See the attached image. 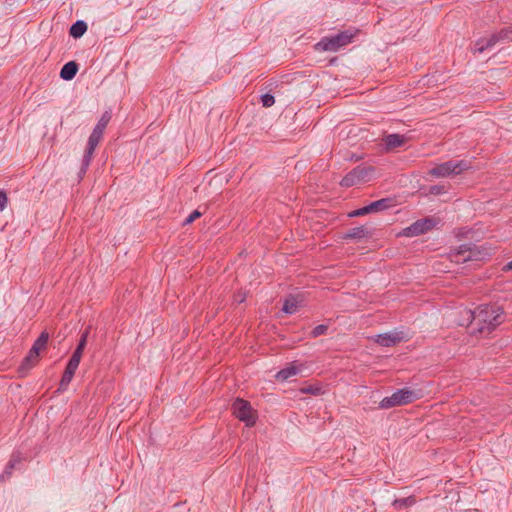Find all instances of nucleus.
Listing matches in <instances>:
<instances>
[{
  "instance_id": "nucleus-1",
  "label": "nucleus",
  "mask_w": 512,
  "mask_h": 512,
  "mask_svg": "<svg viewBox=\"0 0 512 512\" xmlns=\"http://www.w3.org/2000/svg\"><path fill=\"white\" fill-rule=\"evenodd\" d=\"M470 318L469 327L472 333L489 334L504 321V310L501 306L484 304L467 312Z\"/></svg>"
},
{
  "instance_id": "nucleus-2",
  "label": "nucleus",
  "mask_w": 512,
  "mask_h": 512,
  "mask_svg": "<svg viewBox=\"0 0 512 512\" xmlns=\"http://www.w3.org/2000/svg\"><path fill=\"white\" fill-rule=\"evenodd\" d=\"M486 249L473 243L460 245L450 254L451 260L455 263H465L468 261H482L488 256Z\"/></svg>"
},
{
  "instance_id": "nucleus-3",
  "label": "nucleus",
  "mask_w": 512,
  "mask_h": 512,
  "mask_svg": "<svg viewBox=\"0 0 512 512\" xmlns=\"http://www.w3.org/2000/svg\"><path fill=\"white\" fill-rule=\"evenodd\" d=\"M357 31L344 30L335 35L323 37L317 44L316 49L319 51L336 52L342 47L352 42Z\"/></svg>"
},
{
  "instance_id": "nucleus-4",
  "label": "nucleus",
  "mask_w": 512,
  "mask_h": 512,
  "mask_svg": "<svg viewBox=\"0 0 512 512\" xmlns=\"http://www.w3.org/2000/svg\"><path fill=\"white\" fill-rule=\"evenodd\" d=\"M468 168L469 164L464 160H449L435 165L429 170V175L436 178L449 177L452 175H458Z\"/></svg>"
},
{
  "instance_id": "nucleus-5",
  "label": "nucleus",
  "mask_w": 512,
  "mask_h": 512,
  "mask_svg": "<svg viewBox=\"0 0 512 512\" xmlns=\"http://www.w3.org/2000/svg\"><path fill=\"white\" fill-rule=\"evenodd\" d=\"M416 399L417 395L413 390L409 388L398 389L391 396L384 397L379 403V408L390 409L412 403Z\"/></svg>"
},
{
  "instance_id": "nucleus-6",
  "label": "nucleus",
  "mask_w": 512,
  "mask_h": 512,
  "mask_svg": "<svg viewBox=\"0 0 512 512\" xmlns=\"http://www.w3.org/2000/svg\"><path fill=\"white\" fill-rule=\"evenodd\" d=\"M374 171L375 169L372 166L358 165L342 178L340 185L342 187H352L359 183L367 182Z\"/></svg>"
},
{
  "instance_id": "nucleus-7",
  "label": "nucleus",
  "mask_w": 512,
  "mask_h": 512,
  "mask_svg": "<svg viewBox=\"0 0 512 512\" xmlns=\"http://www.w3.org/2000/svg\"><path fill=\"white\" fill-rule=\"evenodd\" d=\"M233 415L240 421L244 422L246 426L252 427L255 425L257 416L251 404L242 399L236 398L232 404Z\"/></svg>"
},
{
  "instance_id": "nucleus-8",
  "label": "nucleus",
  "mask_w": 512,
  "mask_h": 512,
  "mask_svg": "<svg viewBox=\"0 0 512 512\" xmlns=\"http://www.w3.org/2000/svg\"><path fill=\"white\" fill-rule=\"evenodd\" d=\"M110 119H111V114L109 112L106 111L102 114V116L98 120L97 124L95 125L92 133L90 134V136L88 138L86 150L94 153L97 145L99 144V142L103 136L104 130L106 129Z\"/></svg>"
},
{
  "instance_id": "nucleus-9",
  "label": "nucleus",
  "mask_w": 512,
  "mask_h": 512,
  "mask_svg": "<svg viewBox=\"0 0 512 512\" xmlns=\"http://www.w3.org/2000/svg\"><path fill=\"white\" fill-rule=\"evenodd\" d=\"M392 206V200L390 198H382L377 201L371 202L370 204L356 209L348 214L349 217H359L367 214L378 213L387 210Z\"/></svg>"
},
{
  "instance_id": "nucleus-10",
  "label": "nucleus",
  "mask_w": 512,
  "mask_h": 512,
  "mask_svg": "<svg viewBox=\"0 0 512 512\" xmlns=\"http://www.w3.org/2000/svg\"><path fill=\"white\" fill-rule=\"evenodd\" d=\"M436 220L431 217L419 219L412 223L410 226L403 230V235L407 237H414L425 234L426 232L433 229L436 225Z\"/></svg>"
},
{
  "instance_id": "nucleus-11",
  "label": "nucleus",
  "mask_w": 512,
  "mask_h": 512,
  "mask_svg": "<svg viewBox=\"0 0 512 512\" xmlns=\"http://www.w3.org/2000/svg\"><path fill=\"white\" fill-rule=\"evenodd\" d=\"M496 44H497V38L494 37V35L492 34L487 39L480 38L477 41H475L472 51L474 54H476V53L481 54L487 50L494 48Z\"/></svg>"
},
{
  "instance_id": "nucleus-12",
  "label": "nucleus",
  "mask_w": 512,
  "mask_h": 512,
  "mask_svg": "<svg viewBox=\"0 0 512 512\" xmlns=\"http://www.w3.org/2000/svg\"><path fill=\"white\" fill-rule=\"evenodd\" d=\"M402 337L397 332L383 333L376 336L375 342L383 347L394 346Z\"/></svg>"
},
{
  "instance_id": "nucleus-13",
  "label": "nucleus",
  "mask_w": 512,
  "mask_h": 512,
  "mask_svg": "<svg viewBox=\"0 0 512 512\" xmlns=\"http://www.w3.org/2000/svg\"><path fill=\"white\" fill-rule=\"evenodd\" d=\"M383 142L385 145V149L387 151H390L404 145V143L406 142V138L403 135L393 133L386 135L383 139Z\"/></svg>"
},
{
  "instance_id": "nucleus-14",
  "label": "nucleus",
  "mask_w": 512,
  "mask_h": 512,
  "mask_svg": "<svg viewBox=\"0 0 512 512\" xmlns=\"http://www.w3.org/2000/svg\"><path fill=\"white\" fill-rule=\"evenodd\" d=\"M49 339V335L47 332H42L39 337L35 340L33 346L31 347L30 351L28 352L31 356L34 357V360H37L39 356L40 350L46 347L47 342Z\"/></svg>"
},
{
  "instance_id": "nucleus-15",
  "label": "nucleus",
  "mask_w": 512,
  "mask_h": 512,
  "mask_svg": "<svg viewBox=\"0 0 512 512\" xmlns=\"http://www.w3.org/2000/svg\"><path fill=\"white\" fill-rule=\"evenodd\" d=\"M301 371V368L299 365L294 363H291L289 366L281 369L277 372L276 378L280 381H286L289 378L297 375Z\"/></svg>"
},
{
  "instance_id": "nucleus-16",
  "label": "nucleus",
  "mask_w": 512,
  "mask_h": 512,
  "mask_svg": "<svg viewBox=\"0 0 512 512\" xmlns=\"http://www.w3.org/2000/svg\"><path fill=\"white\" fill-rule=\"evenodd\" d=\"M78 72V64L74 61H69L63 65L60 70V77L63 80L70 81L72 80Z\"/></svg>"
},
{
  "instance_id": "nucleus-17",
  "label": "nucleus",
  "mask_w": 512,
  "mask_h": 512,
  "mask_svg": "<svg viewBox=\"0 0 512 512\" xmlns=\"http://www.w3.org/2000/svg\"><path fill=\"white\" fill-rule=\"evenodd\" d=\"M76 370H77L76 368L66 365L65 371H64L62 378L60 380V383H59V388H58L59 391L67 390L69 384L71 383V381L74 377Z\"/></svg>"
},
{
  "instance_id": "nucleus-18",
  "label": "nucleus",
  "mask_w": 512,
  "mask_h": 512,
  "mask_svg": "<svg viewBox=\"0 0 512 512\" xmlns=\"http://www.w3.org/2000/svg\"><path fill=\"white\" fill-rule=\"evenodd\" d=\"M87 23L83 20H77L75 23H73L69 29V34L73 38L77 39L82 37L85 32L87 31Z\"/></svg>"
},
{
  "instance_id": "nucleus-19",
  "label": "nucleus",
  "mask_w": 512,
  "mask_h": 512,
  "mask_svg": "<svg viewBox=\"0 0 512 512\" xmlns=\"http://www.w3.org/2000/svg\"><path fill=\"white\" fill-rule=\"evenodd\" d=\"M369 235V232L365 226H358L351 228L347 231L344 239H363Z\"/></svg>"
},
{
  "instance_id": "nucleus-20",
  "label": "nucleus",
  "mask_w": 512,
  "mask_h": 512,
  "mask_svg": "<svg viewBox=\"0 0 512 512\" xmlns=\"http://www.w3.org/2000/svg\"><path fill=\"white\" fill-rule=\"evenodd\" d=\"M36 361L37 360H34V357L28 353L18 369V372L21 374V376H25L27 372L35 365Z\"/></svg>"
},
{
  "instance_id": "nucleus-21",
  "label": "nucleus",
  "mask_w": 512,
  "mask_h": 512,
  "mask_svg": "<svg viewBox=\"0 0 512 512\" xmlns=\"http://www.w3.org/2000/svg\"><path fill=\"white\" fill-rule=\"evenodd\" d=\"M415 503H416L415 498L413 496H409V497H405V498L395 499L392 502V506L396 510H402L403 508L410 507V506L414 505Z\"/></svg>"
},
{
  "instance_id": "nucleus-22",
  "label": "nucleus",
  "mask_w": 512,
  "mask_h": 512,
  "mask_svg": "<svg viewBox=\"0 0 512 512\" xmlns=\"http://www.w3.org/2000/svg\"><path fill=\"white\" fill-rule=\"evenodd\" d=\"M92 156H93V152H89L88 150H85V153L82 158L81 168L78 172L79 180H81L84 177V175L86 174L88 167L91 163Z\"/></svg>"
},
{
  "instance_id": "nucleus-23",
  "label": "nucleus",
  "mask_w": 512,
  "mask_h": 512,
  "mask_svg": "<svg viewBox=\"0 0 512 512\" xmlns=\"http://www.w3.org/2000/svg\"><path fill=\"white\" fill-rule=\"evenodd\" d=\"M298 302L293 296L284 301L282 311L286 314H294L297 311Z\"/></svg>"
},
{
  "instance_id": "nucleus-24",
  "label": "nucleus",
  "mask_w": 512,
  "mask_h": 512,
  "mask_svg": "<svg viewBox=\"0 0 512 512\" xmlns=\"http://www.w3.org/2000/svg\"><path fill=\"white\" fill-rule=\"evenodd\" d=\"M300 392L303 394H311L314 396L322 395L324 390L322 386L316 384L306 385L300 388Z\"/></svg>"
},
{
  "instance_id": "nucleus-25",
  "label": "nucleus",
  "mask_w": 512,
  "mask_h": 512,
  "mask_svg": "<svg viewBox=\"0 0 512 512\" xmlns=\"http://www.w3.org/2000/svg\"><path fill=\"white\" fill-rule=\"evenodd\" d=\"M494 37L497 38V43L503 42L506 40H511L512 30L509 28H504L496 33H493Z\"/></svg>"
},
{
  "instance_id": "nucleus-26",
  "label": "nucleus",
  "mask_w": 512,
  "mask_h": 512,
  "mask_svg": "<svg viewBox=\"0 0 512 512\" xmlns=\"http://www.w3.org/2000/svg\"><path fill=\"white\" fill-rule=\"evenodd\" d=\"M89 332H90V327L86 328V329L82 332V334H81V336H80V339H79V341H78V344H77V346H76V348H75L76 350L81 351V352H83V351H84V349H85V347H86V344H87V340H88Z\"/></svg>"
},
{
  "instance_id": "nucleus-27",
  "label": "nucleus",
  "mask_w": 512,
  "mask_h": 512,
  "mask_svg": "<svg viewBox=\"0 0 512 512\" xmlns=\"http://www.w3.org/2000/svg\"><path fill=\"white\" fill-rule=\"evenodd\" d=\"M82 354H83V352L75 349L74 352L72 353V356L70 357L67 365L77 369L79 366V363L81 361Z\"/></svg>"
},
{
  "instance_id": "nucleus-28",
  "label": "nucleus",
  "mask_w": 512,
  "mask_h": 512,
  "mask_svg": "<svg viewBox=\"0 0 512 512\" xmlns=\"http://www.w3.org/2000/svg\"><path fill=\"white\" fill-rule=\"evenodd\" d=\"M327 330H328L327 325H324V324L317 325L312 329L311 336L314 338L319 337L321 335L326 334Z\"/></svg>"
},
{
  "instance_id": "nucleus-29",
  "label": "nucleus",
  "mask_w": 512,
  "mask_h": 512,
  "mask_svg": "<svg viewBox=\"0 0 512 512\" xmlns=\"http://www.w3.org/2000/svg\"><path fill=\"white\" fill-rule=\"evenodd\" d=\"M261 102L264 107H271L275 103V98L272 94L266 93L261 96Z\"/></svg>"
},
{
  "instance_id": "nucleus-30",
  "label": "nucleus",
  "mask_w": 512,
  "mask_h": 512,
  "mask_svg": "<svg viewBox=\"0 0 512 512\" xmlns=\"http://www.w3.org/2000/svg\"><path fill=\"white\" fill-rule=\"evenodd\" d=\"M14 468H15V458H11L6 465L5 470H4L3 474L1 475V478H4L5 476L9 477L12 474V471Z\"/></svg>"
},
{
  "instance_id": "nucleus-31",
  "label": "nucleus",
  "mask_w": 512,
  "mask_h": 512,
  "mask_svg": "<svg viewBox=\"0 0 512 512\" xmlns=\"http://www.w3.org/2000/svg\"><path fill=\"white\" fill-rule=\"evenodd\" d=\"M201 212L198 210H194L183 222L184 225H189L193 223L197 218L201 216Z\"/></svg>"
},
{
  "instance_id": "nucleus-32",
  "label": "nucleus",
  "mask_w": 512,
  "mask_h": 512,
  "mask_svg": "<svg viewBox=\"0 0 512 512\" xmlns=\"http://www.w3.org/2000/svg\"><path fill=\"white\" fill-rule=\"evenodd\" d=\"M8 199L4 191H0V212L6 208Z\"/></svg>"
},
{
  "instance_id": "nucleus-33",
  "label": "nucleus",
  "mask_w": 512,
  "mask_h": 512,
  "mask_svg": "<svg viewBox=\"0 0 512 512\" xmlns=\"http://www.w3.org/2000/svg\"><path fill=\"white\" fill-rule=\"evenodd\" d=\"M430 192L434 195H439L444 192V186L433 185L430 187Z\"/></svg>"
},
{
  "instance_id": "nucleus-34",
  "label": "nucleus",
  "mask_w": 512,
  "mask_h": 512,
  "mask_svg": "<svg viewBox=\"0 0 512 512\" xmlns=\"http://www.w3.org/2000/svg\"><path fill=\"white\" fill-rule=\"evenodd\" d=\"M502 270L505 271V272H508V271L512 270V260L509 261L508 263H506L503 266Z\"/></svg>"
},
{
  "instance_id": "nucleus-35",
  "label": "nucleus",
  "mask_w": 512,
  "mask_h": 512,
  "mask_svg": "<svg viewBox=\"0 0 512 512\" xmlns=\"http://www.w3.org/2000/svg\"><path fill=\"white\" fill-rule=\"evenodd\" d=\"M11 458H15V465L20 463V461H21L20 453H13Z\"/></svg>"
},
{
  "instance_id": "nucleus-36",
  "label": "nucleus",
  "mask_w": 512,
  "mask_h": 512,
  "mask_svg": "<svg viewBox=\"0 0 512 512\" xmlns=\"http://www.w3.org/2000/svg\"><path fill=\"white\" fill-rule=\"evenodd\" d=\"M236 301H238L239 303H242L244 301V297H238V299Z\"/></svg>"
}]
</instances>
